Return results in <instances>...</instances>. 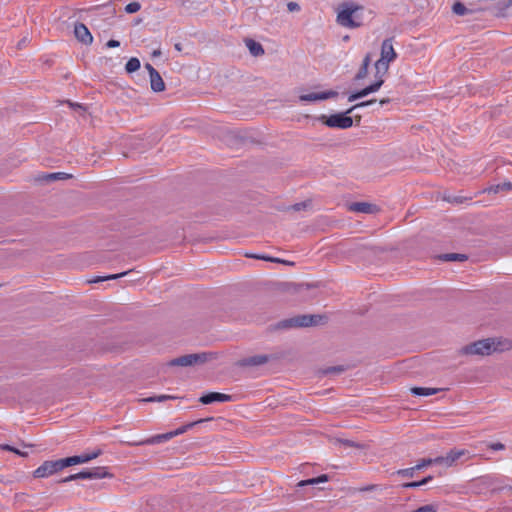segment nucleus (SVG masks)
Returning <instances> with one entry per match:
<instances>
[{"label":"nucleus","mask_w":512,"mask_h":512,"mask_svg":"<svg viewBox=\"0 0 512 512\" xmlns=\"http://www.w3.org/2000/svg\"><path fill=\"white\" fill-rule=\"evenodd\" d=\"M101 450H95L89 453H83L81 455H75L71 457L64 458V462L66 467L72 466V465H78L87 463L95 458H97L99 455H101Z\"/></svg>","instance_id":"nucleus-10"},{"label":"nucleus","mask_w":512,"mask_h":512,"mask_svg":"<svg viewBox=\"0 0 512 512\" xmlns=\"http://www.w3.org/2000/svg\"><path fill=\"white\" fill-rule=\"evenodd\" d=\"M393 39H385L381 46V58L376 61L375 68V80L365 85L360 90L351 92L349 96H367L370 93L376 92L383 84V76L387 73L389 62L393 61L397 54L393 48Z\"/></svg>","instance_id":"nucleus-1"},{"label":"nucleus","mask_w":512,"mask_h":512,"mask_svg":"<svg viewBox=\"0 0 512 512\" xmlns=\"http://www.w3.org/2000/svg\"><path fill=\"white\" fill-rule=\"evenodd\" d=\"M141 9V5L137 1L130 2L125 6V12L128 14H133L138 12Z\"/></svg>","instance_id":"nucleus-29"},{"label":"nucleus","mask_w":512,"mask_h":512,"mask_svg":"<svg viewBox=\"0 0 512 512\" xmlns=\"http://www.w3.org/2000/svg\"><path fill=\"white\" fill-rule=\"evenodd\" d=\"M489 447L493 450H503L505 448L504 444L502 443H492L489 445Z\"/></svg>","instance_id":"nucleus-43"},{"label":"nucleus","mask_w":512,"mask_h":512,"mask_svg":"<svg viewBox=\"0 0 512 512\" xmlns=\"http://www.w3.org/2000/svg\"><path fill=\"white\" fill-rule=\"evenodd\" d=\"M411 512H437V506L433 504H428L421 506L420 508Z\"/></svg>","instance_id":"nucleus-32"},{"label":"nucleus","mask_w":512,"mask_h":512,"mask_svg":"<svg viewBox=\"0 0 512 512\" xmlns=\"http://www.w3.org/2000/svg\"><path fill=\"white\" fill-rule=\"evenodd\" d=\"M480 11V9L469 8L462 2H455L452 5V12L458 16H466Z\"/></svg>","instance_id":"nucleus-17"},{"label":"nucleus","mask_w":512,"mask_h":512,"mask_svg":"<svg viewBox=\"0 0 512 512\" xmlns=\"http://www.w3.org/2000/svg\"><path fill=\"white\" fill-rule=\"evenodd\" d=\"M362 10L360 6L354 5L351 2L341 4L337 13V23L345 28H358L362 25V18L359 16V11Z\"/></svg>","instance_id":"nucleus-4"},{"label":"nucleus","mask_w":512,"mask_h":512,"mask_svg":"<svg viewBox=\"0 0 512 512\" xmlns=\"http://www.w3.org/2000/svg\"><path fill=\"white\" fill-rule=\"evenodd\" d=\"M343 367L342 366H334V367H330L328 369H326L324 371L325 374H330V373H334V374H339L343 371Z\"/></svg>","instance_id":"nucleus-38"},{"label":"nucleus","mask_w":512,"mask_h":512,"mask_svg":"<svg viewBox=\"0 0 512 512\" xmlns=\"http://www.w3.org/2000/svg\"><path fill=\"white\" fill-rule=\"evenodd\" d=\"M170 439H172V434L170 432H168V433L152 436L148 439L134 441L131 444L132 445L158 444V443L168 441Z\"/></svg>","instance_id":"nucleus-16"},{"label":"nucleus","mask_w":512,"mask_h":512,"mask_svg":"<svg viewBox=\"0 0 512 512\" xmlns=\"http://www.w3.org/2000/svg\"><path fill=\"white\" fill-rule=\"evenodd\" d=\"M126 274H128V271L122 272V273H118V274H112V275H108V276H104V277H98V278L94 279L92 282H101V281H105V280H114V279L121 278V277L125 276Z\"/></svg>","instance_id":"nucleus-30"},{"label":"nucleus","mask_w":512,"mask_h":512,"mask_svg":"<svg viewBox=\"0 0 512 512\" xmlns=\"http://www.w3.org/2000/svg\"><path fill=\"white\" fill-rule=\"evenodd\" d=\"M74 35L76 39L84 45H90L93 42V36L87 26L83 23H76L74 26Z\"/></svg>","instance_id":"nucleus-11"},{"label":"nucleus","mask_w":512,"mask_h":512,"mask_svg":"<svg viewBox=\"0 0 512 512\" xmlns=\"http://www.w3.org/2000/svg\"><path fill=\"white\" fill-rule=\"evenodd\" d=\"M370 64V55H366L365 58L363 59V63H362V66L361 68L359 69L355 79L357 81H360L362 80L363 78H365V76L367 75V70H368V66Z\"/></svg>","instance_id":"nucleus-23"},{"label":"nucleus","mask_w":512,"mask_h":512,"mask_svg":"<svg viewBox=\"0 0 512 512\" xmlns=\"http://www.w3.org/2000/svg\"><path fill=\"white\" fill-rule=\"evenodd\" d=\"M245 43L250 54L253 56L258 57L265 53L263 46L259 42H256L253 39H247Z\"/></svg>","instance_id":"nucleus-19"},{"label":"nucleus","mask_w":512,"mask_h":512,"mask_svg":"<svg viewBox=\"0 0 512 512\" xmlns=\"http://www.w3.org/2000/svg\"><path fill=\"white\" fill-rule=\"evenodd\" d=\"M306 204L305 203H298V204H295L291 207L292 210L294 211H300L301 209L305 208Z\"/></svg>","instance_id":"nucleus-46"},{"label":"nucleus","mask_w":512,"mask_h":512,"mask_svg":"<svg viewBox=\"0 0 512 512\" xmlns=\"http://www.w3.org/2000/svg\"><path fill=\"white\" fill-rule=\"evenodd\" d=\"M160 54H161L160 50H155V51H153L152 56L156 57V56H159Z\"/></svg>","instance_id":"nucleus-51"},{"label":"nucleus","mask_w":512,"mask_h":512,"mask_svg":"<svg viewBox=\"0 0 512 512\" xmlns=\"http://www.w3.org/2000/svg\"><path fill=\"white\" fill-rule=\"evenodd\" d=\"M351 211L364 214H375L379 211V208L372 203L368 202H355L349 206Z\"/></svg>","instance_id":"nucleus-13"},{"label":"nucleus","mask_w":512,"mask_h":512,"mask_svg":"<svg viewBox=\"0 0 512 512\" xmlns=\"http://www.w3.org/2000/svg\"><path fill=\"white\" fill-rule=\"evenodd\" d=\"M69 177H70L69 174H66L63 172H57V173H50V174L45 175L43 177V180L49 182V181H55V180H60V179H67Z\"/></svg>","instance_id":"nucleus-28"},{"label":"nucleus","mask_w":512,"mask_h":512,"mask_svg":"<svg viewBox=\"0 0 512 512\" xmlns=\"http://www.w3.org/2000/svg\"><path fill=\"white\" fill-rule=\"evenodd\" d=\"M67 104L74 110H77L79 111V113H83L86 109L84 106H82L81 104L79 103H75V102H71V101H67Z\"/></svg>","instance_id":"nucleus-37"},{"label":"nucleus","mask_w":512,"mask_h":512,"mask_svg":"<svg viewBox=\"0 0 512 512\" xmlns=\"http://www.w3.org/2000/svg\"><path fill=\"white\" fill-rule=\"evenodd\" d=\"M81 479H102L105 477H111L105 467H95L83 470L78 473Z\"/></svg>","instance_id":"nucleus-12"},{"label":"nucleus","mask_w":512,"mask_h":512,"mask_svg":"<svg viewBox=\"0 0 512 512\" xmlns=\"http://www.w3.org/2000/svg\"><path fill=\"white\" fill-rule=\"evenodd\" d=\"M140 68V61L138 58L136 57H132L130 58L126 65H125V70L128 72V73H132V72H135L137 71L138 69Z\"/></svg>","instance_id":"nucleus-25"},{"label":"nucleus","mask_w":512,"mask_h":512,"mask_svg":"<svg viewBox=\"0 0 512 512\" xmlns=\"http://www.w3.org/2000/svg\"><path fill=\"white\" fill-rule=\"evenodd\" d=\"M204 421H205L204 419H200L198 421H195V422L186 424L184 426H181L180 428H178V429H176L174 431H171L170 433L172 434V438L175 437V436H178V435H181V434L185 433L188 429H190L194 425H196L198 423H202Z\"/></svg>","instance_id":"nucleus-26"},{"label":"nucleus","mask_w":512,"mask_h":512,"mask_svg":"<svg viewBox=\"0 0 512 512\" xmlns=\"http://www.w3.org/2000/svg\"><path fill=\"white\" fill-rule=\"evenodd\" d=\"M441 259L444 261H464L467 259V256L459 253H447L442 255Z\"/></svg>","instance_id":"nucleus-27"},{"label":"nucleus","mask_w":512,"mask_h":512,"mask_svg":"<svg viewBox=\"0 0 512 512\" xmlns=\"http://www.w3.org/2000/svg\"><path fill=\"white\" fill-rule=\"evenodd\" d=\"M270 262H274V263H286L285 261L279 259V258H274V257H271V259H269Z\"/></svg>","instance_id":"nucleus-50"},{"label":"nucleus","mask_w":512,"mask_h":512,"mask_svg":"<svg viewBox=\"0 0 512 512\" xmlns=\"http://www.w3.org/2000/svg\"><path fill=\"white\" fill-rule=\"evenodd\" d=\"M511 189H512V183L511 182H504L502 184L492 185L489 188H487L485 191L488 192V193L496 194L499 191H502V190L508 191V190H511Z\"/></svg>","instance_id":"nucleus-24"},{"label":"nucleus","mask_w":512,"mask_h":512,"mask_svg":"<svg viewBox=\"0 0 512 512\" xmlns=\"http://www.w3.org/2000/svg\"><path fill=\"white\" fill-rule=\"evenodd\" d=\"M304 100H316L317 98H308V97H305L303 98Z\"/></svg>","instance_id":"nucleus-52"},{"label":"nucleus","mask_w":512,"mask_h":512,"mask_svg":"<svg viewBox=\"0 0 512 512\" xmlns=\"http://www.w3.org/2000/svg\"><path fill=\"white\" fill-rule=\"evenodd\" d=\"M388 102L389 98H382L380 101H377L376 98H372L370 100L355 104L345 113H336L330 116L324 114L320 115L318 117V120L330 128L347 129L353 125V117L348 116L347 114H351L357 110L365 108H371V111L375 112L382 108L384 105H386Z\"/></svg>","instance_id":"nucleus-2"},{"label":"nucleus","mask_w":512,"mask_h":512,"mask_svg":"<svg viewBox=\"0 0 512 512\" xmlns=\"http://www.w3.org/2000/svg\"><path fill=\"white\" fill-rule=\"evenodd\" d=\"M214 358L213 353H196V354H187L180 356L178 358H175L169 362V365L171 366H181V367H188L193 366L197 364H203L211 359Z\"/></svg>","instance_id":"nucleus-5"},{"label":"nucleus","mask_w":512,"mask_h":512,"mask_svg":"<svg viewBox=\"0 0 512 512\" xmlns=\"http://www.w3.org/2000/svg\"><path fill=\"white\" fill-rule=\"evenodd\" d=\"M512 6V0H501L493 7V15L498 18H505Z\"/></svg>","instance_id":"nucleus-15"},{"label":"nucleus","mask_w":512,"mask_h":512,"mask_svg":"<svg viewBox=\"0 0 512 512\" xmlns=\"http://www.w3.org/2000/svg\"><path fill=\"white\" fill-rule=\"evenodd\" d=\"M77 479H81V477H80V476H78V473L73 474V475H70V476H68V477L64 478V479L62 480V482H69V481L77 480Z\"/></svg>","instance_id":"nucleus-44"},{"label":"nucleus","mask_w":512,"mask_h":512,"mask_svg":"<svg viewBox=\"0 0 512 512\" xmlns=\"http://www.w3.org/2000/svg\"><path fill=\"white\" fill-rule=\"evenodd\" d=\"M150 85L151 89L156 93L162 92L165 89V83L159 72L150 75Z\"/></svg>","instance_id":"nucleus-18"},{"label":"nucleus","mask_w":512,"mask_h":512,"mask_svg":"<svg viewBox=\"0 0 512 512\" xmlns=\"http://www.w3.org/2000/svg\"><path fill=\"white\" fill-rule=\"evenodd\" d=\"M64 468H66L64 459L45 461L34 471V476L37 478H45Z\"/></svg>","instance_id":"nucleus-7"},{"label":"nucleus","mask_w":512,"mask_h":512,"mask_svg":"<svg viewBox=\"0 0 512 512\" xmlns=\"http://www.w3.org/2000/svg\"><path fill=\"white\" fill-rule=\"evenodd\" d=\"M175 47H176V49L180 50V45L179 44H176Z\"/></svg>","instance_id":"nucleus-54"},{"label":"nucleus","mask_w":512,"mask_h":512,"mask_svg":"<svg viewBox=\"0 0 512 512\" xmlns=\"http://www.w3.org/2000/svg\"><path fill=\"white\" fill-rule=\"evenodd\" d=\"M420 486H421V483H419V481L409 482V483L403 484L404 488H417V487H420Z\"/></svg>","instance_id":"nucleus-42"},{"label":"nucleus","mask_w":512,"mask_h":512,"mask_svg":"<svg viewBox=\"0 0 512 512\" xmlns=\"http://www.w3.org/2000/svg\"><path fill=\"white\" fill-rule=\"evenodd\" d=\"M306 96H323V97L338 96V93L335 91H326V92L310 93V94H307Z\"/></svg>","instance_id":"nucleus-36"},{"label":"nucleus","mask_w":512,"mask_h":512,"mask_svg":"<svg viewBox=\"0 0 512 512\" xmlns=\"http://www.w3.org/2000/svg\"><path fill=\"white\" fill-rule=\"evenodd\" d=\"M327 481H328L327 475H321V476L316 477V478L302 480V481L298 482L297 486L298 487H303V486H306V485H316V484L324 483V482H327Z\"/></svg>","instance_id":"nucleus-22"},{"label":"nucleus","mask_w":512,"mask_h":512,"mask_svg":"<svg viewBox=\"0 0 512 512\" xmlns=\"http://www.w3.org/2000/svg\"><path fill=\"white\" fill-rule=\"evenodd\" d=\"M510 344L507 343L505 346L502 345V342L496 341L495 339L487 338L475 341L468 345L463 346L460 349V354L462 355H477V356H487L497 351H503L505 349H509Z\"/></svg>","instance_id":"nucleus-3"},{"label":"nucleus","mask_w":512,"mask_h":512,"mask_svg":"<svg viewBox=\"0 0 512 512\" xmlns=\"http://www.w3.org/2000/svg\"><path fill=\"white\" fill-rule=\"evenodd\" d=\"M268 361V356L266 355H255L248 357L244 360V364L248 366H259L265 364Z\"/></svg>","instance_id":"nucleus-20"},{"label":"nucleus","mask_w":512,"mask_h":512,"mask_svg":"<svg viewBox=\"0 0 512 512\" xmlns=\"http://www.w3.org/2000/svg\"><path fill=\"white\" fill-rule=\"evenodd\" d=\"M439 390L436 388H428V387H413L411 388V392L416 396H431L438 392Z\"/></svg>","instance_id":"nucleus-21"},{"label":"nucleus","mask_w":512,"mask_h":512,"mask_svg":"<svg viewBox=\"0 0 512 512\" xmlns=\"http://www.w3.org/2000/svg\"><path fill=\"white\" fill-rule=\"evenodd\" d=\"M233 100H235L233 105L235 107L242 109L240 111L232 110L233 113H237V114L243 115V116H251L254 114V112L251 108H254L257 106V103H258L257 98L241 97V98H233Z\"/></svg>","instance_id":"nucleus-9"},{"label":"nucleus","mask_w":512,"mask_h":512,"mask_svg":"<svg viewBox=\"0 0 512 512\" xmlns=\"http://www.w3.org/2000/svg\"><path fill=\"white\" fill-rule=\"evenodd\" d=\"M251 257H254V258H257V259H262V260H265V261H269V259H271V257H269V256L252 255Z\"/></svg>","instance_id":"nucleus-49"},{"label":"nucleus","mask_w":512,"mask_h":512,"mask_svg":"<svg viewBox=\"0 0 512 512\" xmlns=\"http://www.w3.org/2000/svg\"><path fill=\"white\" fill-rule=\"evenodd\" d=\"M322 320L321 316L318 315H300L290 318L283 322L285 327H309L315 326Z\"/></svg>","instance_id":"nucleus-8"},{"label":"nucleus","mask_w":512,"mask_h":512,"mask_svg":"<svg viewBox=\"0 0 512 512\" xmlns=\"http://www.w3.org/2000/svg\"><path fill=\"white\" fill-rule=\"evenodd\" d=\"M168 399H173L172 396H168V395H160V396H157V397H149V398H146V399H142V401L144 402H163V401H166Z\"/></svg>","instance_id":"nucleus-31"},{"label":"nucleus","mask_w":512,"mask_h":512,"mask_svg":"<svg viewBox=\"0 0 512 512\" xmlns=\"http://www.w3.org/2000/svg\"><path fill=\"white\" fill-rule=\"evenodd\" d=\"M354 117H355V118H358V120H359V119L361 118V115H359V114H354Z\"/></svg>","instance_id":"nucleus-53"},{"label":"nucleus","mask_w":512,"mask_h":512,"mask_svg":"<svg viewBox=\"0 0 512 512\" xmlns=\"http://www.w3.org/2000/svg\"><path fill=\"white\" fill-rule=\"evenodd\" d=\"M432 480V476H427L425 478H423L421 481H419V483H421V486L427 484L428 482H430Z\"/></svg>","instance_id":"nucleus-47"},{"label":"nucleus","mask_w":512,"mask_h":512,"mask_svg":"<svg viewBox=\"0 0 512 512\" xmlns=\"http://www.w3.org/2000/svg\"><path fill=\"white\" fill-rule=\"evenodd\" d=\"M0 448L3 449V450H8V451L14 452V453H16V454H18L20 456H26L27 455V453L21 452L18 449L14 448L12 446H9L7 444L0 445Z\"/></svg>","instance_id":"nucleus-33"},{"label":"nucleus","mask_w":512,"mask_h":512,"mask_svg":"<svg viewBox=\"0 0 512 512\" xmlns=\"http://www.w3.org/2000/svg\"><path fill=\"white\" fill-rule=\"evenodd\" d=\"M377 486L376 485H369L367 487L361 488V491H371L374 490Z\"/></svg>","instance_id":"nucleus-48"},{"label":"nucleus","mask_w":512,"mask_h":512,"mask_svg":"<svg viewBox=\"0 0 512 512\" xmlns=\"http://www.w3.org/2000/svg\"><path fill=\"white\" fill-rule=\"evenodd\" d=\"M287 8L290 12H296V11H299L300 10V6L298 3L296 2H289L287 4Z\"/></svg>","instance_id":"nucleus-39"},{"label":"nucleus","mask_w":512,"mask_h":512,"mask_svg":"<svg viewBox=\"0 0 512 512\" xmlns=\"http://www.w3.org/2000/svg\"><path fill=\"white\" fill-rule=\"evenodd\" d=\"M464 456H467V459L471 458L469 451L465 449H453L449 451L445 456L433 458V462L435 465L451 467Z\"/></svg>","instance_id":"nucleus-6"},{"label":"nucleus","mask_w":512,"mask_h":512,"mask_svg":"<svg viewBox=\"0 0 512 512\" xmlns=\"http://www.w3.org/2000/svg\"><path fill=\"white\" fill-rule=\"evenodd\" d=\"M145 68L148 70L149 76L154 74L155 72H158L150 63H146Z\"/></svg>","instance_id":"nucleus-45"},{"label":"nucleus","mask_w":512,"mask_h":512,"mask_svg":"<svg viewBox=\"0 0 512 512\" xmlns=\"http://www.w3.org/2000/svg\"><path fill=\"white\" fill-rule=\"evenodd\" d=\"M509 489L512 491V487H509Z\"/></svg>","instance_id":"nucleus-55"},{"label":"nucleus","mask_w":512,"mask_h":512,"mask_svg":"<svg viewBox=\"0 0 512 512\" xmlns=\"http://www.w3.org/2000/svg\"><path fill=\"white\" fill-rule=\"evenodd\" d=\"M434 462H433V459L432 458H429V459H423L421 462H419L415 467L417 470H420L426 466H429V465H433Z\"/></svg>","instance_id":"nucleus-35"},{"label":"nucleus","mask_w":512,"mask_h":512,"mask_svg":"<svg viewBox=\"0 0 512 512\" xmlns=\"http://www.w3.org/2000/svg\"><path fill=\"white\" fill-rule=\"evenodd\" d=\"M338 442L345 446L357 447V448L361 447V445L354 443L353 441H350V440H338Z\"/></svg>","instance_id":"nucleus-40"},{"label":"nucleus","mask_w":512,"mask_h":512,"mask_svg":"<svg viewBox=\"0 0 512 512\" xmlns=\"http://www.w3.org/2000/svg\"><path fill=\"white\" fill-rule=\"evenodd\" d=\"M108 48H116L120 46V42L118 40L111 39L106 43Z\"/></svg>","instance_id":"nucleus-41"},{"label":"nucleus","mask_w":512,"mask_h":512,"mask_svg":"<svg viewBox=\"0 0 512 512\" xmlns=\"http://www.w3.org/2000/svg\"><path fill=\"white\" fill-rule=\"evenodd\" d=\"M232 399L231 395L219 393V392H210L206 395H203L200 398V402L203 404H211L214 402H228Z\"/></svg>","instance_id":"nucleus-14"},{"label":"nucleus","mask_w":512,"mask_h":512,"mask_svg":"<svg viewBox=\"0 0 512 512\" xmlns=\"http://www.w3.org/2000/svg\"><path fill=\"white\" fill-rule=\"evenodd\" d=\"M416 467L399 470L397 473L405 477H413Z\"/></svg>","instance_id":"nucleus-34"}]
</instances>
